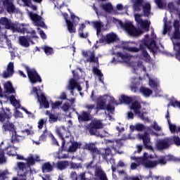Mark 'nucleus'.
Wrapping results in <instances>:
<instances>
[{"instance_id":"obj_56","label":"nucleus","mask_w":180,"mask_h":180,"mask_svg":"<svg viewBox=\"0 0 180 180\" xmlns=\"http://www.w3.org/2000/svg\"><path fill=\"white\" fill-rule=\"evenodd\" d=\"M79 179L80 180H92L91 177L86 176V173L85 172H83L79 174Z\"/></svg>"},{"instance_id":"obj_13","label":"nucleus","mask_w":180,"mask_h":180,"mask_svg":"<svg viewBox=\"0 0 180 180\" xmlns=\"http://www.w3.org/2000/svg\"><path fill=\"white\" fill-rule=\"evenodd\" d=\"M141 109V105L140 103L135 101L131 104V110H134L135 115H137L138 117L144 122H148V117H146L147 111L143 110L142 112L140 111Z\"/></svg>"},{"instance_id":"obj_33","label":"nucleus","mask_w":180,"mask_h":180,"mask_svg":"<svg viewBox=\"0 0 180 180\" xmlns=\"http://www.w3.org/2000/svg\"><path fill=\"white\" fill-rule=\"evenodd\" d=\"M18 2L20 6H28V8H31L32 11L37 9V6L33 5L31 0H18Z\"/></svg>"},{"instance_id":"obj_7","label":"nucleus","mask_w":180,"mask_h":180,"mask_svg":"<svg viewBox=\"0 0 180 180\" xmlns=\"http://www.w3.org/2000/svg\"><path fill=\"white\" fill-rule=\"evenodd\" d=\"M19 142L20 141H13L11 139H6L1 142V148H0V164H5L6 162V158H5V153L7 151V155H11L12 157L16 155V150L18 148L13 146V144Z\"/></svg>"},{"instance_id":"obj_4","label":"nucleus","mask_w":180,"mask_h":180,"mask_svg":"<svg viewBox=\"0 0 180 180\" xmlns=\"http://www.w3.org/2000/svg\"><path fill=\"white\" fill-rule=\"evenodd\" d=\"M155 156L144 153L143 157L139 158L137 160L138 161H140L139 164H142L143 167L145 168H147L148 169H153V168H155L158 164H160V165H165L168 160H174V156H161L158 159V160H155Z\"/></svg>"},{"instance_id":"obj_35","label":"nucleus","mask_w":180,"mask_h":180,"mask_svg":"<svg viewBox=\"0 0 180 180\" xmlns=\"http://www.w3.org/2000/svg\"><path fill=\"white\" fill-rule=\"evenodd\" d=\"M146 77L149 81V85L151 88H157L160 85V80L157 78H151L148 76V74H146Z\"/></svg>"},{"instance_id":"obj_57","label":"nucleus","mask_w":180,"mask_h":180,"mask_svg":"<svg viewBox=\"0 0 180 180\" xmlns=\"http://www.w3.org/2000/svg\"><path fill=\"white\" fill-rule=\"evenodd\" d=\"M48 134L50 136V132L47 131V129H45L43 134L39 136V141H44Z\"/></svg>"},{"instance_id":"obj_51","label":"nucleus","mask_w":180,"mask_h":180,"mask_svg":"<svg viewBox=\"0 0 180 180\" xmlns=\"http://www.w3.org/2000/svg\"><path fill=\"white\" fill-rule=\"evenodd\" d=\"M140 158H136V157H131V160H134V161H136V163H131V169H136L139 165H142V164H140V160H138L137 159Z\"/></svg>"},{"instance_id":"obj_48","label":"nucleus","mask_w":180,"mask_h":180,"mask_svg":"<svg viewBox=\"0 0 180 180\" xmlns=\"http://www.w3.org/2000/svg\"><path fill=\"white\" fill-rule=\"evenodd\" d=\"M153 180V177H143L141 176H140L139 177H129V176H125V177H124L123 180Z\"/></svg>"},{"instance_id":"obj_31","label":"nucleus","mask_w":180,"mask_h":180,"mask_svg":"<svg viewBox=\"0 0 180 180\" xmlns=\"http://www.w3.org/2000/svg\"><path fill=\"white\" fill-rule=\"evenodd\" d=\"M141 82V78H131V90L132 92H137L140 83Z\"/></svg>"},{"instance_id":"obj_60","label":"nucleus","mask_w":180,"mask_h":180,"mask_svg":"<svg viewBox=\"0 0 180 180\" xmlns=\"http://www.w3.org/2000/svg\"><path fill=\"white\" fill-rule=\"evenodd\" d=\"M61 103H63V102L61 101H56L55 103H53L51 105L52 109H58V108L60 106Z\"/></svg>"},{"instance_id":"obj_30","label":"nucleus","mask_w":180,"mask_h":180,"mask_svg":"<svg viewBox=\"0 0 180 180\" xmlns=\"http://www.w3.org/2000/svg\"><path fill=\"white\" fill-rule=\"evenodd\" d=\"M167 18L165 17L163 19V30H162V34L165 35L168 33V32H171L172 30V25H171V21H167Z\"/></svg>"},{"instance_id":"obj_9","label":"nucleus","mask_w":180,"mask_h":180,"mask_svg":"<svg viewBox=\"0 0 180 180\" xmlns=\"http://www.w3.org/2000/svg\"><path fill=\"white\" fill-rule=\"evenodd\" d=\"M174 32L170 39L173 43L174 51L175 52L176 58L180 61V31L179 21L175 20L173 23Z\"/></svg>"},{"instance_id":"obj_45","label":"nucleus","mask_w":180,"mask_h":180,"mask_svg":"<svg viewBox=\"0 0 180 180\" xmlns=\"http://www.w3.org/2000/svg\"><path fill=\"white\" fill-rule=\"evenodd\" d=\"M93 72L94 74L97 75L101 84H103V74H102V72H101V70H99V69H98L97 68L94 67L93 68Z\"/></svg>"},{"instance_id":"obj_21","label":"nucleus","mask_w":180,"mask_h":180,"mask_svg":"<svg viewBox=\"0 0 180 180\" xmlns=\"http://www.w3.org/2000/svg\"><path fill=\"white\" fill-rule=\"evenodd\" d=\"M171 143H172L171 138L158 140L156 142V148L158 150H165V148H168L171 146Z\"/></svg>"},{"instance_id":"obj_15","label":"nucleus","mask_w":180,"mask_h":180,"mask_svg":"<svg viewBox=\"0 0 180 180\" xmlns=\"http://www.w3.org/2000/svg\"><path fill=\"white\" fill-rule=\"evenodd\" d=\"M74 78L70 79L68 84L67 86V89L70 91L71 95L74 96V89H77L79 92L82 91V87H81V84L78 82V80L75 77V71H72Z\"/></svg>"},{"instance_id":"obj_43","label":"nucleus","mask_w":180,"mask_h":180,"mask_svg":"<svg viewBox=\"0 0 180 180\" xmlns=\"http://www.w3.org/2000/svg\"><path fill=\"white\" fill-rule=\"evenodd\" d=\"M119 101H120V103H126V104L129 105V103H131L133 98H131V97H129L127 96L122 95L120 97Z\"/></svg>"},{"instance_id":"obj_36","label":"nucleus","mask_w":180,"mask_h":180,"mask_svg":"<svg viewBox=\"0 0 180 180\" xmlns=\"http://www.w3.org/2000/svg\"><path fill=\"white\" fill-rule=\"evenodd\" d=\"M70 166V162L68 161H59L56 163V168L60 171H63V169H65L68 167Z\"/></svg>"},{"instance_id":"obj_27","label":"nucleus","mask_w":180,"mask_h":180,"mask_svg":"<svg viewBox=\"0 0 180 180\" xmlns=\"http://www.w3.org/2000/svg\"><path fill=\"white\" fill-rule=\"evenodd\" d=\"M76 114L80 123L82 122H89V120H91V114L86 111H82L80 114L76 112Z\"/></svg>"},{"instance_id":"obj_38","label":"nucleus","mask_w":180,"mask_h":180,"mask_svg":"<svg viewBox=\"0 0 180 180\" xmlns=\"http://www.w3.org/2000/svg\"><path fill=\"white\" fill-rule=\"evenodd\" d=\"M75 102V98H72L71 100H68V102L65 103L62 105L61 109L64 112H67V111L70 110V108H71V105H74Z\"/></svg>"},{"instance_id":"obj_3","label":"nucleus","mask_w":180,"mask_h":180,"mask_svg":"<svg viewBox=\"0 0 180 180\" xmlns=\"http://www.w3.org/2000/svg\"><path fill=\"white\" fill-rule=\"evenodd\" d=\"M56 133L62 140V148L64 151L75 153L78 147H81V144L77 142H72L70 132H68V129L65 127L56 128Z\"/></svg>"},{"instance_id":"obj_6","label":"nucleus","mask_w":180,"mask_h":180,"mask_svg":"<svg viewBox=\"0 0 180 180\" xmlns=\"http://www.w3.org/2000/svg\"><path fill=\"white\" fill-rule=\"evenodd\" d=\"M25 161L27 163L22 162H17L18 177H14L13 180H26V176L27 174L32 175V173L30 172V171H32L30 166L36 164V162L34 161V156L33 155H30L25 159Z\"/></svg>"},{"instance_id":"obj_37","label":"nucleus","mask_w":180,"mask_h":180,"mask_svg":"<svg viewBox=\"0 0 180 180\" xmlns=\"http://www.w3.org/2000/svg\"><path fill=\"white\" fill-rule=\"evenodd\" d=\"M101 8L107 13H113V6L110 3H105L101 6Z\"/></svg>"},{"instance_id":"obj_24","label":"nucleus","mask_w":180,"mask_h":180,"mask_svg":"<svg viewBox=\"0 0 180 180\" xmlns=\"http://www.w3.org/2000/svg\"><path fill=\"white\" fill-rule=\"evenodd\" d=\"M3 5L6 8L8 13L18 12L16 7L13 5V0H3Z\"/></svg>"},{"instance_id":"obj_14","label":"nucleus","mask_w":180,"mask_h":180,"mask_svg":"<svg viewBox=\"0 0 180 180\" xmlns=\"http://www.w3.org/2000/svg\"><path fill=\"white\" fill-rule=\"evenodd\" d=\"M32 94H36L38 102H39L40 105H44V108L46 109L49 108L50 104L49 103V101H47L46 96L41 94V90H40L39 86L32 87Z\"/></svg>"},{"instance_id":"obj_5","label":"nucleus","mask_w":180,"mask_h":180,"mask_svg":"<svg viewBox=\"0 0 180 180\" xmlns=\"http://www.w3.org/2000/svg\"><path fill=\"white\" fill-rule=\"evenodd\" d=\"M117 56L118 60H116V58H113L112 60V64H117V63H126L127 64H129V67L133 68V72H136V71H143V72H146V66L143 65L142 62L131 61L133 56L129 55L128 53L123 54L120 52H118Z\"/></svg>"},{"instance_id":"obj_26","label":"nucleus","mask_w":180,"mask_h":180,"mask_svg":"<svg viewBox=\"0 0 180 180\" xmlns=\"http://www.w3.org/2000/svg\"><path fill=\"white\" fill-rule=\"evenodd\" d=\"M94 180H108L106 173L103 172V169L101 167H96L94 172Z\"/></svg>"},{"instance_id":"obj_2","label":"nucleus","mask_w":180,"mask_h":180,"mask_svg":"<svg viewBox=\"0 0 180 180\" xmlns=\"http://www.w3.org/2000/svg\"><path fill=\"white\" fill-rule=\"evenodd\" d=\"M112 104L119 105L112 96L105 95L98 98L96 106L94 104H86L84 105V108L87 110L89 115H91V112L93 110L98 113L99 110H105L106 109L105 115H108L109 120H112V115H112L113 112H115V107Z\"/></svg>"},{"instance_id":"obj_63","label":"nucleus","mask_w":180,"mask_h":180,"mask_svg":"<svg viewBox=\"0 0 180 180\" xmlns=\"http://www.w3.org/2000/svg\"><path fill=\"white\" fill-rule=\"evenodd\" d=\"M14 117L15 118L23 117V114H22V112H20L19 110H15V112H14Z\"/></svg>"},{"instance_id":"obj_23","label":"nucleus","mask_w":180,"mask_h":180,"mask_svg":"<svg viewBox=\"0 0 180 180\" xmlns=\"http://www.w3.org/2000/svg\"><path fill=\"white\" fill-rule=\"evenodd\" d=\"M139 139L140 140H143V145L148 150H153V147L151 146V142L150 141V135L148 133L145 132L144 134H139Z\"/></svg>"},{"instance_id":"obj_59","label":"nucleus","mask_w":180,"mask_h":180,"mask_svg":"<svg viewBox=\"0 0 180 180\" xmlns=\"http://www.w3.org/2000/svg\"><path fill=\"white\" fill-rule=\"evenodd\" d=\"M79 176L77 174V172H72L70 173V179L72 180H78Z\"/></svg>"},{"instance_id":"obj_8","label":"nucleus","mask_w":180,"mask_h":180,"mask_svg":"<svg viewBox=\"0 0 180 180\" xmlns=\"http://www.w3.org/2000/svg\"><path fill=\"white\" fill-rule=\"evenodd\" d=\"M9 119H11V115L6 113L2 114L0 113V122L4 123L3 129L4 131H10L12 133V141H20L23 136H20L16 134V128H15V125L11 122H9ZM5 122L6 123H5Z\"/></svg>"},{"instance_id":"obj_62","label":"nucleus","mask_w":180,"mask_h":180,"mask_svg":"<svg viewBox=\"0 0 180 180\" xmlns=\"http://www.w3.org/2000/svg\"><path fill=\"white\" fill-rule=\"evenodd\" d=\"M85 24H81L79 27V36L82 37V32H84V29H85Z\"/></svg>"},{"instance_id":"obj_61","label":"nucleus","mask_w":180,"mask_h":180,"mask_svg":"<svg viewBox=\"0 0 180 180\" xmlns=\"http://www.w3.org/2000/svg\"><path fill=\"white\" fill-rule=\"evenodd\" d=\"M51 141H52V144H54L55 146H59L58 145V141H57V139H56V138L54 137V136L53 135V134L49 133Z\"/></svg>"},{"instance_id":"obj_11","label":"nucleus","mask_w":180,"mask_h":180,"mask_svg":"<svg viewBox=\"0 0 180 180\" xmlns=\"http://www.w3.org/2000/svg\"><path fill=\"white\" fill-rule=\"evenodd\" d=\"M0 23H1V25H2V26H4L6 29L12 30V32H25V24L12 23V21H11V20H8V18H6L5 17L1 18Z\"/></svg>"},{"instance_id":"obj_20","label":"nucleus","mask_w":180,"mask_h":180,"mask_svg":"<svg viewBox=\"0 0 180 180\" xmlns=\"http://www.w3.org/2000/svg\"><path fill=\"white\" fill-rule=\"evenodd\" d=\"M82 55L86 58L84 63H96V64H99L98 57L95 56V52L94 51H83Z\"/></svg>"},{"instance_id":"obj_42","label":"nucleus","mask_w":180,"mask_h":180,"mask_svg":"<svg viewBox=\"0 0 180 180\" xmlns=\"http://www.w3.org/2000/svg\"><path fill=\"white\" fill-rule=\"evenodd\" d=\"M129 129L131 131H134V130L143 131L146 129V127L143 124H136L135 125H130Z\"/></svg>"},{"instance_id":"obj_53","label":"nucleus","mask_w":180,"mask_h":180,"mask_svg":"<svg viewBox=\"0 0 180 180\" xmlns=\"http://www.w3.org/2000/svg\"><path fill=\"white\" fill-rule=\"evenodd\" d=\"M46 115L49 117V122L51 123H54V122H57V117L54 115V114L50 113V111H46Z\"/></svg>"},{"instance_id":"obj_28","label":"nucleus","mask_w":180,"mask_h":180,"mask_svg":"<svg viewBox=\"0 0 180 180\" xmlns=\"http://www.w3.org/2000/svg\"><path fill=\"white\" fill-rule=\"evenodd\" d=\"M3 78H9L13 75V63L10 62L7 65V69L3 74Z\"/></svg>"},{"instance_id":"obj_54","label":"nucleus","mask_w":180,"mask_h":180,"mask_svg":"<svg viewBox=\"0 0 180 180\" xmlns=\"http://www.w3.org/2000/svg\"><path fill=\"white\" fill-rule=\"evenodd\" d=\"M69 165H70L71 169H79L80 168H82V166L80 163H75L71 162Z\"/></svg>"},{"instance_id":"obj_50","label":"nucleus","mask_w":180,"mask_h":180,"mask_svg":"<svg viewBox=\"0 0 180 180\" xmlns=\"http://www.w3.org/2000/svg\"><path fill=\"white\" fill-rule=\"evenodd\" d=\"M140 92L142 93L145 96L148 97L151 94H153V91L148 88L141 87L140 89Z\"/></svg>"},{"instance_id":"obj_29","label":"nucleus","mask_w":180,"mask_h":180,"mask_svg":"<svg viewBox=\"0 0 180 180\" xmlns=\"http://www.w3.org/2000/svg\"><path fill=\"white\" fill-rule=\"evenodd\" d=\"M91 25L93 26L94 29L96 30L97 36H100L101 32H102V27H103L104 24L102 21H92Z\"/></svg>"},{"instance_id":"obj_41","label":"nucleus","mask_w":180,"mask_h":180,"mask_svg":"<svg viewBox=\"0 0 180 180\" xmlns=\"http://www.w3.org/2000/svg\"><path fill=\"white\" fill-rule=\"evenodd\" d=\"M18 41L20 44V46H22V47H29L30 46V44H29V38L26 37H20L18 38Z\"/></svg>"},{"instance_id":"obj_1","label":"nucleus","mask_w":180,"mask_h":180,"mask_svg":"<svg viewBox=\"0 0 180 180\" xmlns=\"http://www.w3.org/2000/svg\"><path fill=\"white\" fill-rule=\"evenodd\" d=\"M156 41L157 35L154 34V30H152L150 37L148 36V34H146L144 38L139 41V49L137 47L129 46L128 45L123 46L122 49L123 50H127V51H130L131 53H139V51L141 50L144 60L146 63H148L150 61L151 58L146 50L148 49V50H150L153 54H155L157 50H158V46L155 44Z\"/></svg>"},{"instance_id":"obj_22","label":"nucleus","mask_w":180,"mask_h":180,"mask_svg":"<svg viewBox=\"0 0 180 180\" xmlns=\"http://www.w3.org/2000/svg\"><path fill=\"white\" fill-rule=\"evenodd\" d=\"M28 15L30 19L34 22V26H40L41 27H44V22L41 20V18L40 15L33 13L32 12H29Z\"/></svg>"},{"instance_id":"obj_32","label":"nucleus","mask_w":180,"mask_h":180,"mask_svg":"<svg viewBox=\"0 0 180 180\" xmlns=\"http://www.w3.org/2000/svg\"><path fill=\"white\" fill-rule=\"evenodd\" d=\"M117 39V36L113 32L109 33L105 37H103V41L108 44H110V43H113V41H116Z\"/></svg>"},{"instance_id":"obj_40","label":"nucleus","mask_w":180,"mask_h":180,"mask_svg":"<svg viewBox=\"0 0 180 180\" xmlns=\"http://www.w3.org/2000/svg\"><path fill=\"white\" fill-rule=\"evenodd\" d=\"M4 89L6 94H15V89L12 86V82H11L4 83Z\"/></svg>"},{"instance_id":"obj_52","label":"nucleus","mask_w":180,"mask_h":180,"mask_svg":"<svg viewBox=\"0 0 180 180\" xmlns=\"http://www.w3.org/2000/svg\"><path fill=\"white\" fill-rule=\"evenodd\" d=\"M42 50H44V51L45 54H46V56H51V54H53V53H54L53 48H51L49 46H43Z\"/></svg>"},{"instance_id":"obj_64","label":"nucleus","mask_w":180,"mask_h":180,"mask_svg":"<svg viewBox=\"0 0 180 180\" xmlns=\"http://www.w3.org/2000/svg\"><path fill=\"white\" fill-rule=\"evenodd\" d=\"M6 171L0 170V180H5V175L6 174Z\"/></svg>"},{"instance_id":"obj_55","label":"nucleus","mask_w":180,"mask_h":180,"mask_svg":"<svg viewBox=\"0 0 180 180\" xmlns=\"http://www.w3.org/2000/svg\"><path fill=\"white\" fill-rule=\"evenodd\" d=\"M47 123V120L46 119H40L38 122V129L39 130H41L43 129V126Z\"/></svg>"},{"instance_id":"obj_46","label":"nucleus","mask_w":180,"mask_h":180,"mask_svg":"<svg viewBox=\"0 0 180 180\" xmlns=\"http://www.w3.org/2000/svg\"><path fill=\"white\" fill-rule=\"evenodd\" d=\"M84 148L86 150H89V151H91L93 153V158H95V151H96V148L95 147V144L94 143H87L85 145Z\"/></svg>"},{"instance_id":"obj_25","label":"nucleus","mask_w":180,"mask_h":180,"mask_svg":"<svg viewBox=\"0 0 180 180\" xmlns=\"http://www.w3.org/2000/svg\"><path fill=\"white\" fill-rule=\"evenodd\" d=\"M5 39L6 40V44L8 47V50H13L11 40L7 39L6 38V35L5 34V29L0 28V47H4L2 42L5 40Z\"/></svg>"},{"instance_id":"obj_10","label":"nucleus","mask_w":180,"mask_h":180,"mask_svg":"<svg viewBox=\"0 0 180 180\" xmlns=\"http://www.w3.org/2000/svg\"><path fill=\"white\" fill-rule=\"evenodd\" d=\"M98 129H103V123H102V120H94L87 127V129L91 136L95 135L98 137H101V139H103V137H108V131L103 130V133L98 134Z\"/></svg>"},{"instance_id":"obj_44","label":"nucleus","mask_w":180,"mask_h":180,"mask_svg":"<svg viewBox=\"0 0 180 180\" xmlns=\"http://www.w3.org/2000/svg\"><path fill=\"white\" fill-rule=\"evenodd\" d=\"M9 100H10L11 105H13V106H14V108H15V109L20 108V102L19 101H18L16 99V98H15V96H11L9 98Z\"/></svg>"},{"instance_id":"obj_34","label":"nucleus","mask_w":180,"mask_h":180,"mask_svg":"<svg viewBox=\"0 0 180 180\" xmlns=\"http://www.w3.org/2000/svg\"><path fill=\"white\" fill-rule=\"evenodd\" d=\"M63 15L65 20V22L68 26V32H70V33H75V32H77V30H75V27H74V25L72 24V22H71V21H70V20H68V19H67V18H68V14L63 13Z\"/></svg>"},{"instance_id":"obj_12","label":"nucleus","mask_w":180,"mask_h":180,"mask_svg":"<svg viewBox=\"0 0 180 180\" xmlns=\"http://www.w3.org/2000/svg\"><path fill=\"white\" fill-rule=\"evenodd\" d=\"M134 6L133 8L136 12H139L141 9V6L143 5V13L145 16H150L151 15V4L148 2H144L143 4V0H131Z\"/></svg>"},{"instance_id":"obj_49","label":"nucleus","mask_w":180,"mask_h":180,"mask_svg":"<svg viewBox=\"0 0 180 180\" xmlns=\"http://www.w3.org/2000/svg\"><path fill=\"white\" fill-rule=\"evenodd\" d=\"M110 143H112L113 146H111V147L114 150H117V148H120V147L123 146V142L122 141V139H117L115 141Z\"/></svg>"},{"instance_id":"obj_18","label":"nucleus","mask_w":180,"mask_h":180,"mask_svg":"<svg viewBox=\"0 0 180 180\" xmlns=\"http://www.w3.org/2000/svg\"><path fill=\"white\" fill-rule=\"evenodd\" d=\"M134 18L136 23L140 25V27H141L143 30H145V32L150 30V25H151L150 21L141 19V15L140 14H134Z\"/></svg>"},{"instance_id":"obj_16","label":"nucleus","mask_w":180,"mask_h":180,"mask_svg":"<svg viewBox=\"0 0 180 180\" xmlns=\"http://www.w3.org/2000/svg\"><path fill=\"white\" fill-rule=\"evenodd\" d=\"M121 27L127 31L129 36H140L143 33L141 30L135 28L134 25L130 22H127L124 24H121Z\"/></svg>"},{"instance_id":"obj_47","label":"nucleus","mask_w":180,"mask_h":180,"mask_svg":"<svg viewBox=\"0 0 180 180\" xmlns=\"http://www.w3.org/2000/svg\"><path fill=\"white\" fill-rule=\"evenodd\" d=\"M53 171V166L50 162H45L42 165V172H51Z\"/></svg>"},{"instance_id":"obj_39","label":"nucleus","mask_w":180,"mask_h":180,"mask_svg":"<svg viewBox=\"0 0 180 180\" xmlns=\"http://www.w3.org/2000/svg\"><path fill=\"white\" fill-rule=\"evenodd\" d=\"M64 149L60 150L58 152H56L53 153V157L55 158H58V160L64 159V158H68V155H66L64 153Z\"/></svg>"},{"instance_id":"obj_17","label":"nucleus","mask_w":180,"mask_h":180,"mask_svg":"<svg viewBox=\"0 0 180 180\" xmlns=\"http://www.w3.org/2000/svg\"><path fill=\"white\" fill-rule=\"evenodd\" d=\"M25 70L27 71V74L28 75V78L31 82V84H36V82H41V78L36 72V70L33 68H30L27 66H25Z\"/></svg>"},{"instance_id":"obj_58","label":"nucleus","mask_w":180,"mask_h":180,"mask_svg":"<svg viewBox=\"0 0 180 180\" xmlns=\"http://www.w3.org/2000/svg\"><path fill=\"white\" fill-rule=\"evenodd\" d=\"M164 1L165 0H155V2L158 5V8L162 9V8H164L165 5V3H164Z\"/></svg>"},{"instance_id":"obj_19","label":"nucleus","mask_w":180,"mask_h":180,"mask_svg":"<svg viewBox=\"0 0 180 180\" xmlns=\"http://www.w3.org/2000/svg\"><path fill=\"white\" fill-rule=\"evenodd\" d=\"M100 153L101 154L103 160H105L108 164L110 162L112 167L115 165V159L112 157V150H110V148H107L105 149H101L100 150Z\"/></svg>"}]
</instances>
